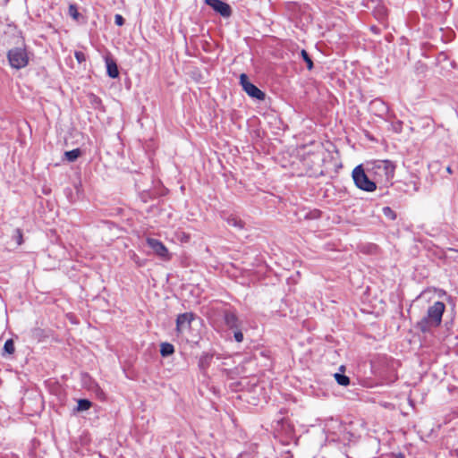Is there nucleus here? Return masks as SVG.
I'll return each mask as SVG.
<instances>
[{"label": "nucleus", "mask_w": 458, "mask_h": 458, "mask_svg": "<svg viewBox=\"0 0 458 458\" xmlns=\"http://www.w3.org/2000/svg\"><path fill=\"white\" fill-rule=\"evenodd\" d=\"M376 185L388 187L393 184L395 165L390 160H377L370 164L368 169Z\"/></svg>", "instance_id": "nucleus-1"}, {"label": "nucleus", "mask_w": 458, "mask_h": 458, "mask_svg": "<svg viewBox=\"0 0 458 458\" xmlns=\"http://www.w3.org/2000/svg\"><path fill=\"white\" fill-rule=\"evenodd\" d=\"M445 310V305L442 301H435L427 310V315L423 317L416 324L422 333H428L433 328H437L441 325L442 317Z\"/></svg>", "instance_id": "nucleus-2"}, {"label": "nucleus", "mask_w": 458, "mask_h": 458, "mask_svg": "<svg viewBox=\"0 0 458 458\" xmlns=\"http://www.w3.org/2000/svg\"><path fill=\"white\" fill-rule=\"evenodd\" d=\"M7 59L12 68L20 70L29 64L30 56L25 46L11 48L7 52Z\"/></svg>", "instance_id": "nucleus-3"}, {"label": "nucleus", "mask_w": 458, "mask_h": 458, "mask_svg": "<svg viewBox=\"0 0 458 458\" xmlns=\"http://www.w3.org/2000/svg\"><path fill=\"white\" fill-rule=\"evenodd\" d=\"M352 178L355 185L360 190L373 191L377 188L374 180L369 178L361 165H358L353 169Z\"/></svg>", "instance_id": "nucleus-4"}, {"label": "nucleus", "mask_w": 458, "mask_h": 458, "mask_svg": "<svg viewBox=\"0 0 458 458\" xmlns=\"http://www.w3.org/2000/svg\"><path fill=\"white\" fill-rule=\"evenodd\" d=\"M147 244L152 249L155 254L162 259L169 260L171 259L168 249L159 240L154 238H147Z\"/></svg>", "instance_id": "nucleus-5"}, {"label": "nucleus", "mask_w": 458, "mask_h": 458, "mask_svg": "<svg viewBox=\"0 0 458 458\" xmlns=\"http://www.w3.org/2000/svg\"><path fill=\"white\" fill-rule=\"evenodd\" d=\"M193 319L194 314L191 312H185L178 315L176 318V331L178 334H183L188 331Z\"/></svg>", "instance_id": "nucleus-6"}, {"label": "nucleus", "mask_w": 458, "mask_h": 458, "mask_svg": "<svg viewBox=\"0 0 458 458\" xmlns=\"http://www.w3.org/2000/svg\"><path fill=\"white\" fill-rule=\"evenodd\" d=\"M205 3L223 17H229L232 13L230 5L221 0H205Z\"/></svg>", "instance_id": "nucleus-7"}, {"label": "nucleus", "mask_w": 458, "mask_h": 458, "mask_svg": "<svg viewBox=\"0 0 458 458\" xmlns=\"http://www.w3.org/2000/svg\"><path fill=\"white\" fill-rule=\"evenodd\" d=\"M275 430L278 436L284 437L286 440L293 437V426L287 420L277 421Z\"/></svg>", "instance_id": "nucleus-8"}, {"label": "nucleus", "mask_w": 458, "mask_h": 458, "mask_svg": "<svg viewBox=\"0 0 458 458\" xmlns=\"http://www.w3.org/2000/svg\"><path fill=\"white\" fill-rule=\"evenodd\" d=\"M240 84L249 96L258 98V87L250 81L245 73L240 75Z\"/></svg>", "instance_id": "nucleus-9"}, {"label": "nucleus", "mask_w": 458, "mask_h": 458, "mask_svg": "<svg viewBox=\"0 0 458 458\" xmlns=\"http://www.w3.org/2000/svg\"><path fill=\"white\" fill-rule=\"evenodd\" d=\"M105 62L106 65V73L110 78L115 79L119 76V71L116 62L110 55L105 56Z\"/></svg>", "instance_id": "nucleus-10"}, {"label": "nucleus", "mask_w": 458, "mask_h": 458, "mask_svg": "<svg viewBox=\"0 0 458 458\" xmlns=\"http://www.w3.org/2000/svg\"><path fill=\"white\" fill-rule=\"evenodd\" d=\"M259 366H263L266 369L270 370L273 367V361L270 357V351H261L259 353Z\"/></svg>", "instance_id": "nucleus-11"}, {"label": "nucleus", "mask_w": 458, "mask_h": 458, "mask_svg": "<svg viewBox=\"0 0 458 458\" xmlns=\"http://www.w3.org/2000/svg\"><path fill=\"white\" fill-rule=\"evenodd\" d=\"M225 321L228 327L233 328L237 327L238 318L234 313L227 311L225 314Z\"/></svg>", "instance_id": "nucleus-12"}, {"label": "nucleus", "mask_w": 458, "mask_h": 458, "mask_svg": "<svg viewBox=\"0 0 458 458\" xmlns=\"http://www.w3.org/2000/svg\"><path fill=\"white\" fill-rule=\"evenodd\" d=\"M174 352V347L172 344L162 343L160 345V353L163 357H167Z\"/></svg>", "instance_id": "nucleus-13"}, {"label": "nucleus", "mask_w": 458, "mask_h": 458, "mask_svg": "<svg viewBox=\"0 0 458 458\" xmlns=\"http://www.w3.org/2000/svg\"><path fill=\"white\" fill-rule=\"evenodd\" d=\"M81 155V151L80 148H75L70 151H66L64 153L65 158L69 162H74Z\"/></svg>", "instance_id": "nucleus-14"}, {"label": "nucleus", "mask_w": 458, "mask_h": 458, "mask_svg": "<svg viewBox=\"0 0 458 458\" xmlns=\"http://www.w3.org/2000/svg\"><path fill=\"white\" fill-rule=\"evenodd\" d=\"M336 382L340 385V386H346L350 384V378L344 375V374H341V373H335L334 375Z\"/></svg>", "instance_id": "nucleus-15"}, {"label": "nucleus", "mask_w": 458, "mask_h": 458, "mask_svg": "<svg viewBox=\"0 0 458 458\" xmlns=\"http://www.w3.org/2000/svg\"><path fill=\"white\" fill-rule=\"evenodd\" d=\"M4 352L7 354H13L15 352L14 343L13 339H8L4 345Z\"/></svg>", "instance_id": "nucleus-16"}, {"label": "nucleus", "mask_w": 458, "mask_h": 458, "mask_svg": "<svg viewBox=\"0 0 458 458\" xmlns=\"http://www.w3.org/2000/svg\"><path fill=\"white\" fill-rule=\"evenodd\" d=\"M91 403L87 399H81L78 402V411H87L90 408Z\"/></svg>", "instance_id": "nucleus-17"}, {"label": "nucleus", "mask_w": 458, "mask_h": 458, "mask_svg": "<svg viewBox=\"0 0 458 458\" xmlns=\"http://www.w3.org/2000/svg\"><path fill=\"white\" fill-rule=\"evenodd\" d=\"M301 54V56L303 58V60L307 64V68L310 71L312 70V68H313V62H312L311 58L310 57L309 54L307 53V51L302 49Z\"/></svg>", "instance_id": "nucleus-18"}, {"label": "nucleus", "mask_w": 458, "mask_h": 458, "mask_svg": "<svg viewBox=\"0 0 458 458\" xmlns=\"http://www.w3.org/2000/svg\"><path fill=\"white\" fill-rule=\"evenodd\" d=\"M13 239L17 242L18 245H21L23 242L22 231L19 228L15 229Z\"/></svg>", "instance_id": "nucleus-19"}, {"label": "nucleus", "mask_w": 458, "mask_h": 458, "mask_svg": "<svg viewBox=\"0 0 458 458\" xmlns=\"http://www.w3.org/2000/svg\"><path fill=\"white\" fill-rule=\"evenodd\" d=\"M382 211L383 214L389 217L391 220H394L396 218L395 212L390 207H384Z\"/></svg>", "instance_id": "nucleus-20"}, {"label": "nucleus", "mask_w": 458, "mask_h": 458, "mask_svg": "<svg viewBox=\"0 0 458 458\" xmlns=\"http://www.w3.org/2000/svg\"><path fill=\"white\" fill-rule=\"evenodd\" d=\"M68 13L71 17H72L75 20H77L80 15L77 6L75 4L69 5Z\"/></svg>", "instance_id": "nucleus-21"}, {"label": "nucleus", "mask_w": 458, "mask_h": 458, "mask_svg": "<svg viewBox=\"0 0 458 458\" xmlns=\"http://www.w3.org/2000/svg\"><path fill=\"white\" fill-rule=\"evenodd\" d=\"M227 223L229 225L238 227V228H242V222L241 220L237 219L236 217L228 218Z\"/></svg>", "instance_id": "nucleus-22"}, {"label": "nucleus", "mask_w": 458, "mask_h": 458, "mask_svg": "<svg viewBox=\"0 0 458 458\" xmlns=\"http://www.w3.org/2000/svg\"><path fill=\"white\" fill-rule=\"evenodd\" d=\"M263 116L265 119H268L267 123H269L272 122V120L276 121L277 118L276 113L273 110L269 111L268 113L263 114Z\"/></svg>", "instance_id": "nucleus-23"}, {"label": "nucleus", "mask_w": 458, "mask_h": 458, "mask_svg": "<svg viewBox=\"0 0 458 458\" xmlns=\"http://www.w3.org/2000/svg\"><path fill=\"white\" fill-rule=\"evenodd\" d=\"M74 56L78 63L81 64L86 61V55L83 52L76 51L74 53Z\"/></svg>", "instance_id": "nucleus-24"}, {"label": "nucleus", "mask_w": 458, "mask_h": 458, "mask_svg": "<svg viewBox=\"0 0 458 458\" xmlns=\"http://www.w3.org/2000/svg\"><path fill=\"white\" fill-rule=\"evenodd\" d=\"M114 23L117 26H123L124 24V19L121 14L114 15Z\"/></svg>", "instance_id": "nucleus-25"}, {"label": "nucleus", "mask_w": 458, "mask_h": 458, "mask_svg": "<svg viewBox=\"0 0 458 458\" xmlns=\"http://www.w3.org/2000/svg\"><path fill=\"white\" fill-rule=\"evenodd\" d=\"M234 339L240 343L243 340V335L241 331L234 332Z\"/></svg>", "instance_id": "nucleus-26"}, {"label": "nucleus", "mask_w": 458, "mask_h": 458, "mask_svg": "<svg viewBox=\"0 0 458 458\" xmlns=\"http://www.w3.org/2000/svg\"><path fill=\"white\" fill-rule=\"evenodd\" d=\"M91 98V103L93 105H101V99L98 97L92 95Z\"/></svg>", "instance_id": "nucleus-27"}, {"label": "nucleus", "mask_w": 458, "mask_h": 458, "mask_svg": "<svg viewBox=\"0 0 458 458\" xmlns=\"http://www.w3.org/2000/svg\"><path fill=\"white\" fill-rule=\"evenodd\" d=\"M265 97H266L265 93L263 91L259 90V106H261V104H266L265 103V101H266ZM261 106H259V108Z\"/></svg>", "instance_id": "nucleus-28"}, {"label": "nucleus", "mask_w": 458, "mask_h": 458, "mask_svg": "<svg viewBox=\"0 0 458 458\" xmlns=\"http://www.w3.org/2000/svg\"><path fill=\"white\" fill-rule=\"evenodd\" d=\"M446 172H447L448 174H453V170H452L451 166H447V167H446Z\"/></svg>", "instance_id": "nucleus-29"}, {"label": "nucleus", "mask_w": 458, "mask_h": 458, "mask_svg": "<svg viewBox=\"0 0 458 458\" xmlns=\"http://www.w3.org/2000/svg\"><path fill=\"white\" fill-rule=\"evenodd\" d=\"M414 190L417 191L419 190V187L417 186V184L415 183L414 185Z\"/></svg>", "instance_id": "nucleus-30"}, {"label": "nucleus", "mask_w": 458, "mask_h": 458, "mask_svg": "<svg viewBox=\"0 0 458 458\" xmlns=\"http://www.w3.org/2000/svg\"><path fill=\"white\" fill-rule=\"evenodd\" d=\"M340 370L344 371V366H341V367H340Z\"/></svg>", "instance_id": "nucleus-31"}, {"label": "nucleus", "mask_w": 458, "mask_h": 458, "mask_svg": "<svg viewBox=\"0 0 458 458\" xmlns=\"http://www.w3.org/2000/svg\"><path fill=\"white\" fill-rule=\"evenodd\" d=\"M398 458H404V456L403 454H400Z\"/></svg>", "instance_id": "nucleus-32"}]
</instances>
